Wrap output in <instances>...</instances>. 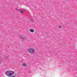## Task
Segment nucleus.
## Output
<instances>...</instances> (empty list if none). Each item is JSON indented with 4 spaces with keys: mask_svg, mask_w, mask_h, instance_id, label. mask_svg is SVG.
<instances>
[{
    "mask_svg": "<svg viewBox=\"0 0 77 77\" xmlns=\"http://www.w3.org/2000/svg\"><path fill=\"white\" fill-rule=\"evenodd\" d=\"M5 75L8 77H11L14 74V72L11 71H7L5 72Z\"/></svg>",
    "mask_w": 77,
    "mask_h": 77,
    "instance_id": "nucleus-1",
    "label": "nucleus"
},
{
    "mask_svg": "<svg viewBox=\"0 0 77 77\" xmlns=\"http://www.w3.org/2000/svg\"><path fill=\"white\" fill-rule=\"evenodd\" d=\"M28 51L30 53H32L35 52V49L33 48H31L28 50Z\"/></svg>",
    "mask_w": 77,
    "mask_h": 77,
    "instance_id": "nucleus-2",
    "label": "nucleus"
},
{
    "mask_svg": "<svg viewBox=\"0 0 77 77\" xmlns=\"http://www.w3.org/2000/svg\"><path fill=\"white\" fill-rule=\"evenodd\" d=\"M20 12L21 13H22V14H23V12H25V10H24L23 9H21L20 10Z\"/></svg>",
    "mask_w": 77,
    "mask_h": 77,
    "instance_id": "nucleus-3",
    "label": "nucleus"
},
{
    "mask_svg": "<svg viewBox=\"0 0 77 77\" xmlns=\"http://www.w3.org/2000/svg\"><path fill=\"white\" fill-rule=\"evenodd\" d=\"M23 66H27V64L25 63H23Z\"/></svg>",
    "mask_w": 77,
    "mask_h": 77,
    "instance_id": "nucleus-4",
    "label": "nucleus"
},
{
    "mask_svg": "<svg viewBox=\"0 0 77 77\" xmlns=\"http://www.w3.org/2000/svg\"><path fill=\"white\" fill-rule=\"evenodd\" d=\"M30 31L31 32H34V30L32 29H31L30 30Z\"/></svg>",
    "mask_w": 77,
    "mask_h": 77,
    "instance_id": "nucleus-5",
    "label": "nucleus"
},
{
    "mask_svg": "<svg viewBox=\"0 0 77 77\" xmlns=\"http://www.w3.org/2000/svg\"><path fill=\"white\" fill-rule=\"evenodd\" d=\"M58 27L59 29H61V26L59 25L58 26Z\"/></svg>",
    "mask_w": 77,
    "mask_h": 77,
    "instance_id": "nucleus-6",
    "label": "nucleus"
},
{
    "mask_svg": "<svg viewBox=\"0 0 77 77\" xmlns=\"http://www.w3.org/2000/svg\"><path fill=\"white\" fill-rule=\"evenodd\" d=\"M30 21L32 22L33 21V19H31L30 20Z\"/></svg>",
    "mask_w": 77,
    "mask_h": 77,
    "instance_id": "nucleus-7",
    "label": "nucleus"
},
{
    "mask_svg": "<svg viewBox=\"0 0 77 77\" xmlns=\"http://www.w3.org/2000/svg\"><path fill=\"white\" fill-rule=\"evenodd\" d=\"M16 10L17 11H18V9H16Z\"/></svg>",
    "mask_w": 77,
    "mask_h": 77,
    "instance_id": "nucleus-8",
    "label": "nucleus"
},
{
    "mask_svg": "<svg viewBox=\"0 0 77 77\" xmlns=\"http://www.w3.org/2000/svg\"><path fill=\"white\" fill-rule=\"evenodd\" d=\"M11 77H15V76H11Z\"/></svg>",
    "mask_w": 77,
    "mask_h": 77,
    "instance_id": "nucleus-9",
    "label": "nucleus"
}]
</instances>
